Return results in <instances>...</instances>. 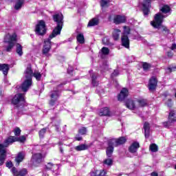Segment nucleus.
Listing matches in <instances>:
<instances>
[{
  "label": "nucleus",
  "instance_id": "1",
  "mask_svg": "<svg viewBox=\"0 0 176 176\" xmlns=\"http://www.w3.org/2000/svg\"><path fill=\"white\" fill-rule=\"evenodd\" d=\"M53 19L54 21L56 23L57 26L54 29L52 34L50 35L49 38L44 41L43 54L46 57H50L52 56V54L49 53V52H50V49H52V42L50 40L53 39V38H56L57 35H60L61 34V30H63V20L64 19L63 14H55L53 16Z\"/></svg>",
  "mask_w": 176,
  "mask_h": 176
},
{
  "label": "nucleus",
  "instance_id": "2",
  "mask_svg": "<svg viewBox=\"0 0 176 176\" xmlns=\"http://www.w3.org/2000/svg\"><path fill=\"white\" fill-rule=\"evenodd\" d=\"M161 12H162L164 14L161 13L156 14L154 17V21L151 22V25L154 28L160 30V31L165 32V34H168L169 30L167 27L162 25V23H163V19L169 16V14H171V8H170V6L166 5L161 8Z\"/></svg>",
  "mask_w": 176,
  "mask_h": 176
},
{
  "label": "nucleus",
  "instance_id": "3",
  "mask_svg": "<svg viewBox=\"0 0 176 176\" xmlns=\"http://www.w3.org/2000/svg\"><path fill=\"white\" fill-rule=\"evenodd\" d=\"M32 76H34L36 80H41L42 78V74L38 72L33 73L31 65H28L24 72L23 82L21 86V90L25 92L30 90V87L32 86Z\"/></svg>",
  "mask_w": 176,
  "mask_h": 176
},
{
  "label": "nucleus",
  "instance_id": "4",
  "mask_svg": "<svg viewBox=\"0 0 176 176\" xmlns=\"http://www.w3.org/2000/svg\"><path fill=\"white\" fill-rule=\"evenodd\" d=\"M16 41L17 35L16 33H14L12 35H10V34L6 35L4 37V43L8 44L6 45V52H12V49L14 47Z\"/></svg>",
  "mask_w": 176,
  "mask_h": 176
},
{
  "label": "nucleus",
  "instance_id": "5",
  "mask_svg": "<svg viewBox=\"0 0 176 176\" xmlns=\"http://www.w3.org/2000/svg\"><path fill=\"white\" fill-rule=\"evenodd\" d=\"M46 23L43 20L38 21L35 28V32L38 36H43L46 34Z\"/></svg>",
  "mask_w": 176,
  "mask_h": 176
},
{
  "label": "nucleus",
  "instance_id": "6",
  "mask_svg": "<svg viewBox=\"0 0 176 176\" xmlns=\"http://www.w3.org/2000/svg\"><path fill=\"white\" fill-rule=\"evenodd\" d=\"M12 102L14 105H16L17 108H20V107H24V104H25V98H24V94H16L14 96Z\"/></svg>",
  "mask_w": 176,
  "mask_h": 176
},
{
  "label": "nucleus",
  "instance_id": "7",
  "mask_svg": "<svg viewBox=\"0 0 176 176\" xmlns=\"http://www.w3.org/2000/svg\"><path fill=\"white\" fill-rule=\"evenodd\" d=\"M176 122L175 111L172 110L169 113L168 120L164 123L165 127H170L172 124H174Z\"/></svg>",
  "mask_w": 176,
  "mask_h": 176
},
{
  "label": "nucleus",
  "instance_id": "8",
  "mask_svg": "<svg viewBox=\"0 0 176 176\" xmlns=\"http://www.w3.org/2000/svg\"><path fill=\"white\" fill-rule=\"evenodd\" d=\"M113 21L114 24L118 25L119 24H123L127 21V17L124 15H116L113 17Z\"/></svg>",
  "mask_w": 176,
  "mask_h": 176
},
{
  "label": "nucleus",
  "instance_id": "9",
  "mask_svg": "<svg viewBox=\"0 0 176 176\" xmlns=\"http://www.w3.org/2000/svg\"><path fill=\"white\" fill-rule=\"evenodd\" d=\"M43 155L41 153H36L32 155V162L33 164H38L43 162Z\"/></svg>",
  "mask_w": 176,
  "mask_h": 176
},
{
  "label": "nucleus",
  "instance_id": "10",
  "mask_svg": "<svg viewBox=\"0 0 176 176\" xmlns=\"http://www.w3.org/2000/svg\"><path fill=\"white\" fill-rule=\"evenodd\" d=\"M51 100L50 101V105H54L56 104V101L58 100V97H60V91L58 90H54L51 92L50 94Z\"/></svg>",
  "mask_w": 176,
  "mask_h": 176
},
{
  "label": "nucleus",
  "instance_id": "11",
  "mask_svg": "<svg viewBox=\"0 0 176 176\" xmlns=\"http://www.w3.org/2000/svg\"><path fill=\"white\" fill-rule=\"evenodd\" d=\"M111 144H113L114 146H118V145H123V144H126V141L127 139L125 137H120L118 139H110Z\"/></svg>",
  "mask_w": 176,
  "mask_h": 176
},
{
  "label": "nucleus",
  "instance_id": "12",
  "mask_svg": "<svg viewBox=\"0 0 176 176\" xmlns=\"http://www.w3.org/2000/svg\"><path fill=\"white\" fill-rule=\"evenodd\" d=\"M5 159H6V148L0 144V166L5 163Z\"/></svg>",
  "mask_w": 176,
  "mask_h": 176
},
{
  "label": "nucleus",
  "instance_id": "13",
  "mask_svg": "<svg viewBox=\"0 0 176 176\" xmlns=\"http://www.w3.org/2000/svg\"><path fill=\"white\" fill-rule=\"evenodd\" d=\"M13 142H17V138L16 136H10L8 138H7L3 145L4 149H6L10 144H13Z\"/></svg>",
  "mask_w": 176,
  "mask_h": 176
},
{
  "label": "nucleus",
  "instance_id": "14",
  "mask_svg": "<svg viewBox=\"0 0 176 176\" xmlns=\"http://www.w3.org/2000/svg\"><path fill=\"white\" fill-rule=\"evenodd\" d=\"M129 96V89L123 88L118 96V101H123L126 97Z\"/></svg>",
  "mask_w": 176,
  "mask_h": 176
},
{
  "label": "nucleus",
  "instance_id": "15",
  "mask_svg": "<svg viewBox=\"0 0 176 176\" xmlns=\"http://www.w3.org/2000/svg\"><path fill=\"white\" fill-rule=\"evenodd\" d=\"M121 42H122V46H124V47H126V49L130 48V39H129V36L122 35Z\"/></svg>",
  "mask_w": 176,
  "mask_h": 176
},
{
  "label": "nucleus",
  "instance_id": "16",
  "mask_svg": "<svg viewBox=\"0 0 176 176\" xmlns=\"http://www.w3.org/2000/svg\"><path fill=\"white\" fill-rule=\"evenodd\" d=\"M125 105L126 107V108H128L129 109H136V108L138 107V106H137V101H134L133 100H127Z\"/></svg>",
  "mask_w": 176,
  "mask_h": 176
},
{
  "label": "nucleus",
  "instance_id": "17",
  "mask_svg": "<svg viewBox=\"0 0 176 176\" xmlns=\"http://www.w3.org/2000/svg\"><path fill=\"white\" fill-rule=\"evenodd\" d=\"M156 86H157V80L155 77H152L148 83V89L149 90H155L156 89Z\"/></svg>",
  "mask_w": 176,
  "mask_h": 176
},
{
  "label": "nucleus",
  "instance_id": "18",
  "mask_svg": "<svg viewBox=\"0 0 176 176\" xmlns=\"http://www.w3.org/2000/svg\"><path fill=\"white\" fill-rule=\"evenodd\" d=\"M138 148H140V143L138 142H134L129 147V151L131 153H135L138 151Z\"/></svg>",
  "mask_w": 176,
  "mask_h": 176
},
{
  "label": "nucleus",
  "instance_id": "19",
  "mask_svg": "<svg viewBox=\"0 0 176 176\" xmlns=\"http://www.w3.org/2000/svg\"><path fill=\"white\" fill-rule=\"evenodd\" d=\"M113 146H115V144L113 143H111V140H109V146L106 151V153L108 157H111V156H112V153H113Z\"/></svg>",
  "mask_w": 176,
  "mask_h": 176
},
{
  "label": "nucleus",
  "instance_id": "20",
  "mask_svg": "<svg viewBox=\"0 0 176 176\" xmlns=\"http://www.w3.org/2000/svg\"><path fill=\"white\" fill-rule=\"evenodd\" d=\"M24 157H25V153H24V152L19 153L17 156L15 158V161L19 164L21 163V162H23V160H24Z\"/></svg>",
  "mask_w": 176,
  "mask_h": 176
},
{
  "label": "nucleus",
  "instance_id": "21",
  "mask_svg": "<svg viewBox=\"0 0 176 176\" xmlns=\"http://www.w3.org/2000/svg\"><path fill=\"white\" fill-rule=\"evenodd\" d=\"M107 172L104 170H95L91 173V176H105Z\"/></svg>",
  "mask_w": 176,
  "mask_h": 176
},
{
  "label": "nucleus",
  "instance_id": "22",
  "mask_svg": "<svg viewBox=\"0 0 176 176\" xmlns=\"http://www.w3.org/2000/svg\"><path fill=\"white\" fill-rule=\"evenodd\" d=\"M0 71L3 72V75H8V72H9V65L6 64H0Z\"/></svg>",
  "mask_w": 176,
  "mask_h": 176
},
{
  "label": "nucleus",
  "instance_id": "23",
  "mask_svg": "<svg viewBox=\"0 0 176 176\" xmlns=\"http://www.w3.org/2000/svg\"><path fill=\"white\" fill-rule=\"evenodd\" d=\"M98 23H100V19H98V18H94L89 21L88 27L98 25Z\"/></svg>",
  "mask_w": 176,
  "mask_h": 176
},
{
  "label": "nucleus",
  "instance_id": "24",
  "mask_svg": "<svg viewBox=\"0 0 176 176\" xmlns=\"http://www.w3.org/2000/svg\"><path fill=\"white\" fill-rule=\"evenodd\" d=\"M23 4L24 0H16L14 8L16 10H20Z\"/></svg>",
  "mask_w": 176,
  "mask_h": 176
},
{
  "label": "nucleus",
  "instance_id": "25",
  "mask_svg": "<svg viewBox=\"0 0 176 176\" xmlns=\"http://www.w3.org/2000/svg\"><path fill=\"white\" fill-rule=\"evenodd\" d=\"M121 31L119 29H114L113 31V38L114 41H118L120 36Z\"/></svg>",
  "mask_w": 176,
  "mask_h": 176
},
{
  "label": "nucleus",
  "instance_id": "26",
  "mask_svg": "<svg viewBox=\"0 0 176 176\" xmlns=\"http://www.w3.org/2000/svg\"><path fill=\"white\" fill-rule=\"evenodd\" d=\"M100 116H107L109 115V109L108 107H104L101 109L99 111Z\"/></svg>",
  "mask_w": 176,
  "mask_h": 176
},
{
  "label": "nucleus",
  "instance_id": "27",
  "mask_svg": "<svg viewBox=\"0 0 176 176\" xmlns=\"http://www.w3.org/2000/svg\"><path fill=\"white\" fill-rule=\"evenodd\" d=\"M89 148V146L86 144H80L74 147V149L78 152H80V151H86V149Z\"/></svg>",
  "mask_w": 176,
  "mask_h": 176
},
{
  "label": "nucleus",
  "instance_id": "28",
  "mask_svg": "<svg viewBox=\"0 0 176 176\" xmlns=\"http://www.w3.org/2000/svg\"><path fill=\"white\" fill-rule=\"evenodd\" d=\"M137 108H140L141 107H145L146 105V100L144 99H140L136 100Z\"/></svg>",
  "mask_w": 176,
  "mask_h": 176
},
{
  "label": "nucleus",
  "instance_id": "29",
  "mask_svg": "<svg viewBox=\"0 0 176 176\" xmlns=\"http://www.w3.org/2000/svg\"><path fill=\"white\" fill-rule=\"evenodd\" d=\"M76 39L78 43H80L81 45L85 43V36H83V34H78L76 36Z\"/></svg>",
  "mask_w": 176,
  "mask_h": 176
},
{
  "label": "nucleus",
  "instance_id": "30",
  "mask_svg": "<svg viewBox=\"0 0 176 176\" xmlns=\"http://www.w3.org/2000/svg\"><path fill=\"white\" fill-rule=\"evenodd\" d=\"M16 53L20 56H23V46L19 43L16 44Z\"/></svg>",
  "mask_w": 176,
  "mask_h": 176
},
{
  "label": "nucleus",
  "instance_id": "31",
  "mask_svg": "<svg viewBox=\"0 0 176 176\" xmlns=\"http://www.w3.org/2000/svg\"><path fill=\"white\" fill-rule=\"evenodd\" d=\"M124 32L122 33V35H126V36H129L130 35V27L129 26H124Z\"/></svg>",
  "mask_w": 176,
  "mask_h": 176
},
{
  "label": "nucleus",
  "instance_id": "32",
  "mask_svg": "<svg viewBox=\"0 0 176 176\" xmlns=\"http://www.w3.org/2000/svg\"><path fill=\"white\" fill-rule=\"evenodd\" d=\"M149 149L152 152H157L158 151L157 145H156V144H151L149 146Z\"/></svg>",
  "mask_w": 176,
  "mask_h": 176
},
{
  "label": "nucleus",
  "instance_id": "33",
  "mask_svg": "<svg viewBox=\"0 0 176 176\" xmlns=\"http://www.w3.org/2000/svg\"><path fill=\"white\" fill-rule=\"evenodd\" d=\"M175 71H176V66H174V65L170 66L166 69L167 74H171V72H174Z\"/></svg>",
  "mask_w": 176,
  "mask_h": 176
},
{
  "label": "nucleus",
  "instance_id": "34",
  "mask_svg": "<svg viewBox=\"0 0 176 176\" xmlns=\"http://www.w3.org/2000/svg\"><path fill=\"white\" fill-rule=\"evenodd\" d=\"M103 163L107 166H112L113 161L111 158H107L103 161Z\"/></svg>",
  "mask_w": 176,
  "mask_h": 176
},
{
  "label": "nucleus",
  "instance_id": "35",
  "mask_svg": "<svg viewBox=\"0 0 176 176\" xmlns=\"http://www.w3.org/2000/svg\"><path fill=\"white\" fill-rule=\"evenodd\" d=\"M14 135H16V137H19V135H20V134H21V129H20V128H19V127H16L14 129Z\"/></svg>",
  "mask_w": 176,
  "mask_h": 176
},
{
  "label": "nucleus",
  "instance_id": "36",
  "mask_svg": "<svg viewBox=\"0 0 176 176\" xmlns=\"http://www.w3.org/2000/svg\"><path fill=\"white\" fill-rule=\"evenodd\" d=\"M143 8H151V0H144Z\"/></svg>",
  "mask_w": 176,
  "mask_h": 176
},
{
  "label": "nucleus",
  "instance_id": "37",
  "mask_svg": "<svg viewBox=\"0 0 176 176\" xmlns=\"http://www.w3.org/2000/svg\"><path fill=\"white\" fill-rule=\"evenodd\" d=\"M91 79H92V85L93 86H98V82L96 81V79H97V77L94 76V74L91 75Z\"/></svg>",
  "mask_w": 176,
  "mask_h": 176
},
{
  "label": "nucleus",
  "instance_id": "38",
  "mask_svg": "<svg viewBox=\"0 0 176 176\" xmlns=\"http://www.w3.org/2000/svg\"><path fill=\"white\" fill-rule=\"evenodd\" d=\"M101 52L102 54H104V56L109 54V49H108V47H103L101 50Z\"/></svg>",
  "mask_w": 176,
  "mask_h": 176
},
{
  "label": "nucleus",
  "instance_id": "39",
  "mask_svg": "<svg viewBox=\"0 0 176 176\" xmlns=\"http://www.w3.org/2000/svg\"><path fill=\"white\" fill-rule=\"evenodd\" d=\"M142 67H143L144 71H148V69H149V68H151V65L147 63H144L142 64Z\"/></svg>",
  "mask_w": 176,
  "mask_h": 176
},
{
  "label": "nucleus",
  "instance_id": "40",
  "mask_svg": "<svg viewBox=\"0 0 176 176\" xmlns=\"http://www.w3.org/2000/svg\"><path fill=\"white\" fill-rule=\"evenodd\" d=\"M45 133H46V129H42L38 133L40 138H43V136L45 135Z\"/></svg>",
  "mask_w": 176,
  "mask_h": 176
},
{
  "label": "nucleus",
  "instance_id": "41",
  "mask_svg": "<svg viewBox=\"0 0 176 176\" xmlns=\"http://www.w3.org/2000/svg\"><path fill=\"white\" fill-rule=\"evenodd\" d=\"M26 138H25V136L24 135H22L19 138H16V142H25Z\"/></svg>",
  "mask_w": 176,
  "mask_h": 176
},
{
  "label": "nucleus",
  "instance_id": "42",
  "mask_svg": "<svg viewBox=\"0 0 176 176\" xmlns=\"http://www.w3.org/2000/svg\"><path fill=\"white\" fill-rule=\"evenodd\" d=\"M108 2H109V0H101L100 5L102 8H105L108 5Z\"/></svg>",
  "mask_w": 176,
  "mask_h": 176
},
{
  "label": "nucleus",
  "instance_id": "43",
  "mask_svg": "<svg viewBox=\"0 0 176 176\" xmlns=\"http://www.w3.org/2000/svg\"><path fill=\"white\" fill-rule=\"evenodd\" d=\"M143 13L144 16L149 14V7H143Z\"/></svg>",
  "mask_w": 176,
  "mask_h": 176
},
{
  "label": "nucleus",
  "instance_id": "44",
  "mask_svg": "<svg viewBox=\"0 0 176 176\" xmlns=\"http://www.w3.org/2000/svg\"><path fill=\"white\" fill-rule=\"evenodd\" d=\"M87 133V130L85 127H82L81 129H79V133L81 134L82 135L86 134Z\"/></svg>",
  "mask_w": 176,
  "mask_h": 176
},
{
  "label": "nucleus",
  "instance_id": "45",
  "mask_svg": "<svg viewBox=\"0 0 176 176\" xmlns=\"http://www.w3.org/2000/svg\"><path fill=\"white\" fill-rule=\"evenodd\" d=\"M54 167V165H53V164H52V163H48L46 165V168H47V170H53Z\"/></svg>",
  "mask_w": 176,
  "mask_h": 176
},
{
  "label": "nucleus",
  "instance_id": "46",
  "mask_svg": "<svg viewBox=\"0 0 176 176\" xmlns=\"http://www.w3.org/2000/svg\"><path fill=\"white\" fill-rule=\"evenodd\" d=\"M102 42L104 45H108L109 43V40L107 37H104L102 38Z\"/></svg>",
  "mask_w": 176,
  "mask_h": 176
},
{
  "label": "nucleus",
  "instance_id": "47",
  "mask_svg": "<svg viewBox=\"0 0 176 176\" xmlns=\"http://www.w3.org/2000/svg\"><path fill=\"white\" fill-rule=\"evenodd\" d=\"M119 75V70L116 69L111 74V77L113 78L114 76H118Z\"/></svg>",
  "mask_w": 176,
  "mask_h": 176
},
{
  "label": "nucleus",
  "instance_id": "48",
  "mask_svg": "<svg viewBox=\"0 0 176 176\" xmlns=\"http://www.w3.org/2000/svg\"><path fill=\"white\" fill-rule=\"evenodd\" d=\"M150 129L144 130V135L146 138H149Z\"/></svg>",
  "mask_w": 176,
  "mask_h": 176
},
{
  "label": "nucleus",
  "instance_id": "49",
  "mask_svg": "<svg viewBox=\"0 0 176 176\" xmlns=\"http://www.w3.org/2000/svg\"><path fill=\"white\" fill-rule=\"evenodd\" d=\"M144 130H150L149 123L145 122L144 124Z\"/></svg>",
  "mask_w": 176,
  "mask_h": 176
},
{
  "label": "nucleus",
  "instance_id": "50",
  "mask_svg": "<svg viewBox=\"0 0 176 176\" xmlns=\"http://www.w3.org/2000/svg\"><path fill=\"white\" fill-rule=\"evenodd\" d=\"M6 164V167H8V168H12V167H13V164L12 163V162H8Z\"/></svg>",
  "mask_w": 176,
  "mask_h": 176
},
{
  "label": "nucleus",
  "instance_id": "51",
  "mask_svg": "<svg viewBox=\"0 0 176 176\" xmlns=\"http://www.w3.org/2000/svg\"><path fill=\"white\" fill-rule=\"evenodd\" d=\"M171 50H176V44L173 43L171 46Z\"/></svg>",
  "mask_w": 176,
  "mask_h": 176
},
{
  "label": "nucleus",
  "instance_id": "52",
  "mask_svg": "<svg viewBox=\"0 0 176 176\" xmlns=\"http://www.w3.org/2000/svg\"><path fill=\"white\" fill-rule=\"evenodd\" d=\"M76 140L77 141H82V137H80V136H79V135H77V136L76 137Z\"/></svg>",
  "mask_w": 176,
  "mask_h": 176
},
{
  "label": "nucleus",
  "instance_id": "53",
  "mask_svg": "<svg viewBox=\"0 0 176 176\" xmlns=\"http://www.w3.org/2000/svg\"><path fill=\"white\" fill-rule=\"evenodd\" d=\"M151 176H159V175L156 172H153L151 173Z\"/></svg>",
  "mask_w": 176,
  "mask_h": 176
},
{
  "label": "nucleus",
  "instance_id": "54",
  "mask_svg": "<svg viewBox=\"0 0 176 176\" xmlns=\"http://www.w3.org/2000/svg\"><path fill=\"white\" fill-rule=\"evenodd\" d=\"M173 54L171 52H168V57H173Z\"/></svg>",
  "mask_w": 176,
  "mask_h": 176
},
{
  "label": "nucleus",
  "instance_id": "55",
  "mask_svg": "<svg viewBox=\"0 0 176 176\" xmlns=\"http://www.w3.org/2000/svg\"><path fill=\"white\" fill-rule=\"evenodd\" d=\"M12 172L13 173V174H16V168H12Z\"/></svg>",
  "mask_w": 176,
  "mask_h": 176
},
{
  "label": "nucleus",
  "instance_id": "56",
  "mask_svg": "<svg viewBox=\"0 0 176 176\" xmlns=\"http://www.w3.org/2000/svg\"><path fill=\"white\" fill-rule=\"evenodd\" d=\"M2 95V91L0 90V96Z\"/></svg>",
  "mask_w": 176,
  "mask_h": 176
},
{
  "label": "nucleus",
  "instance_id": "57",
  "mask_svg": "<svg viewBox=\"0 0 176 176\" xmlns=\"http://www.w3.org/2000/svg\"><path fill=\"white\" fill-rule=\"evenodd\" d=\"M168 101H169V102H171V99H169Z\"/></svg>",
  "mask_w": 176,
  "mask_h": 176
},
{
  "label": "nucleus",
  "instance_id": "58",
  "mask_svg": "<svg viewBox=\"0 0 176 176\" xmlns=\"http://www.w3.org/2000/svg\"><path fill=\"white\" fill-rule=\"evenodd\" d=\"M60 152L63 153V149H60Z\"/></svg>",
  "mask_w": 176,
  "mask_h": 176
}]
</instances>
